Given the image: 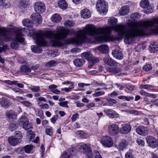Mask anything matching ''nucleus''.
Here are the masks:
<instances>
[{
	"label": "nucleus",
	"mask_w": 158,
	"mask_h": 158,
	"mask_svg": "<svg viewBox=\"0 0 158 158\" xmlns=\"http://www.w3.org/2000/svg\"><path fill=\"white\" fill-rule=\"evenodd\" d=\"M108 24L111 26L102 28H96L94 25L87 24L85 29L79 31L76 37L69 39L66 41L68 44L79 45L86 41H90L88 37L90 36L98 42L108 41L110 39L112 30L117 32L120 37L125 36L124 42L127 44L133 42V39L138 36L147 35L148 32H153L152 20L140 23L130 22L127 26L118 24L117 19L114 17L109 19Z\"/></svg>",
	"instance_id": "obj_1"
},
{
	"label": "nucleus",
	"mask_w": 158,
	"mask_h": 158,
	"mask_svg": "<svg viewBox=\"0 0 158 158\" xmlns=\"http://www.w3.org/2000/svg\"><path fill=\"white\" fill-rule=\"evenodd\" d=\"M70 31L63 27H58L56 29V32L54 33L52 31L45 32L36 33L34 36L36 44L42 46H45L47 45L45 38L50 40L54 46L62 47L64 46L61 42V40L65 39L69 33Z\"/></svg>",
	"instance_id": "obj_2"
},
{
	"label": "nucleus",
	"mask_w": 158,
	"mask_h": 158,
	"mask_svg": "<svg viewBox=\"0 0 158 158\" xmlns=\"http://www.w3.org/2000/svg\"><path fill=\"white\" fill-rule=\"evenodd\" d=\"M11 29L13 30L12 31L15 33L16 42L11 43L10 46L12 48L16 49L19 47V45L17 42L24 44V39L22 37L23 36V33H24L25 28L19 29L13 27H12Z\"/></svg>",
	"instance_id": "obj_3"
},
{
	"label": "nucleus",
	"mask_w": 158,
	"mask_h": 158,
	"mask_svg": "<svg viewBox=\"0 0 158 158\" xmlns=\"http://www.w3.org/2000/svg\"><path fill=\"white\" fill-rule=\"evenodd\" d=\"M96 7L100 14H106L107 12L108 5L104 0H98L97 2Z\"/></svg>",
	"instance_id": "obj_4"
},
{
	"label": "nucleus",
	"mask_w": 158,
	"mask_h": 158,
	"mask_svg": "<svg viewBox=\"0 0 158 158\" xmlns=\"http://www.w3.org/2000/svg\"><path fill=\"white\" fill-rule=\"evenodd\" d=\"M19 122L21 123L23 128L26 131H31L33 128L32 123L29 121L28 118L26 116H22L19 120Z\"/></svg>",
	"instance_id": "obj_5"
},
{
	"label": "nucleus",
	"mask_w": 158,
	"mask_h": 158,
	"mask_svg": "<svg viewBox=\"0 0 158 158\" xmlns=\"http://www.w3.org/2000/svg\"><path fill=\"white\" fill-rule=\"evenodd\" d=\"M101 142L102 145L105 147H111L113 144V139L107 135L102 137Z\"/></svg>",
	"instance_id": "obj_6"
},
{
	"label": "nucleus",
	"mask_w": 158,
	"mask_h": 158,
	"mask_svg": "<svg viewBox=\"0 0 158 158\" xmlns=\"http://www.w3.org/2000/svg\"><path fill=\"white\" fill-rule=\"evenodd\" d=\"M149 2L148 0H142L140 3L141 7L145 9L144 13L149 14L152 12V9L149 5Z\"/></svg>",
	"instance_id": "obj_7"
},
{
	"label": "nucleus",
	"mask_w": 158,
	"mask_h": 158,
	"mask_svg": "<svg viewBox=\"0 0 158 158\" xmlns=\"http://www.w3.org/2000/svg\"><path fill=\"white\" fill-rule=\"evenodd\" d=\"M119 127L116 124L110 125L108 127V133L110 135L114 136L118 135L119 132Z\"/></svg>",
	"instance_id": "obj_8"
},
{
	"label": "nucleus",
	"mask_w": 158,
	"mask_h": 158,
	"mask_svg": "<svg viewBox=\"0 0 158 158\" xmlns=\"http://www.w3.org/2000/svg\"><path fill=\"white\" fill-rule=\"evenodd\" d=\"M80 149L82 150L86 156H92L91 148L88 144H82L80 146Z\"/></svg>",
	"instance_id": "obj_9"
},
{
	"label": "nucleus",
	"mask_w": 158,
	"mask_h": 158,
	"mask_svg": "<svg viewBox=\"0 0 158 158\" xmlns=\"http://www.w3.org/2000/svg\"><path fill=\"white\" fill-rule=\"evenodd\" d=\"M34 9L36 12L42 13L44 11L45 7L44 3L38 2L35 3L34 5Z\"/></svg>",
	"instance_id": "obj_10"
},
{
	"label": "nucleus",
	"mask_w": 158,
	"mask_h": 158,
	"mask_svg": "<svg viewBox=\"0 0 158 158\" xmlns=\"http://www.w3.org/2000/svg\"><path fill=\"white\" fill-rule=\"evenodd\" d=\"M75 150L74 148L69 149L67 152H63L61 155V158H73L74 155Z\"/></svg>",
	"instance_id": "obj_11"
},
{
	"label": "nucleus",
	"mask_w": 158,
	"mask_h": 158,
	"mask_svg": "<svg viewBox=\"0 0 158 158\" xmlns=\"http://www.w3.org/2000/svg\"><path fill=\"white\" fill-rule=\"evenodd\" d=\"M39 13L37 12L34 13L31 16V18L34 21L37 25L40 24L42 21V17Z\"/></svg>",
	"instance_id": "obj_12"
},
{
	"label": "nucleus",
	"mask_w": 158,
	"mask_h": 158,
	"mask_svg": "<svg viewBox=\"0 0 158 158\" xmlns=\"http://www.w3.org/2000/svg\"><path fill=\"white\" fill-rule=\"evenodd\" d=\"M146 140L150 146L153 148L156 147L158 142L156 139L151 136H148L146 137Z\"/></svg>",
	"instance_id": "obj_13"
},
{
	"label": "nucleus",
	"mask_w": 158,
	"mask_h": 158,
	"mask_svg": "<svg viewBox=\"0 0 158 158\" xmlns=\"http://www.w3.org/2000/svg\"><path fill=\"white\" fill-rule=\"evenodd\" d=\"M20 139L21 137L20 138L18 139L16 138V137L14 136H11L8 137V141L10 144L12 146H15L21 142H20Z\"/></svg>",
	"instance_id": "obj_14"
},
{
	"label": "nucleus",
	"mask_w": 158,
	"mask_h": 158,
	"mask_svg": "<svg viewBox=\"0 0 158 158\" xmlns=\"http://www.w3.org/2000/svg\"><path fill=\"white\" fill-rule=\"evenodd\" d=\"M131 128V126L129 125L126 124L122 125V127L120 128V133L123 134H127L130 132Z\"/></svg>",
	"instance_id": "obj_15"
},
{
	"label": "nucleus",
	"mask_w": 158,
	"mask_h": 158,
	"mask_svg": "<svg viewBox=\"0 0 158 158\" xmlns=\"http://www.w3.org/2000/svg\"><path fill=\"white\" fill-rule=\"evenodd\" d=\"M136 131L139 134L142 135H146L148 132L147 129L143 126H140L137 128Z\"/></svg>",
	"instance_id": "obj_16"
},
{
	"label": "nucleus",
	"mask_w": 158,
	"mask_h": 158,
	"mask_svg": "<svg viewBox=\"0 0 158 158\" xmlns=\"http://www.w3.org/2000/svg\"><path fill=\"white\" fill-rule=\"evenodd\" d=\"M113 56L118 60H122L123 58V55L121 51L116 49H113L112 52Z\"/></svg>",
	"instance_id": "obj_17"
},
{
	"label": "nucleus",
	"mask_w": 158,
	"mask_h": 158,
	"mask_svg": "<svg viewBox=\"0 0 158 158\" xmlns=\"http://www.w3.org/2000/svg\"><path fill=\"white\" fill-rule=\"evenodd\" d=\"M103 61L106 64L111 66H117L118 64L117 62L109 57L104 58Z\"/></svg>",
	"instance_id": "obj_18"
},
{
	"label": "nucleus",
	"mask_w": 158,
	"mask_h": 158,
	"mask_svg": "<svg viewBox=\"0 0 158 158\" xmlns=\"http://www.w3.org/2000/svg\"><path fill=\"white\" fill-rule=\"evenodd\" d=\"M153 32L155 34H158V18H155L152 20Z\"/></svg>",
	"instance_id": "obj_19"
},
{
	"label": "nucleus",
	"mask_w": 158,
	"mask_h": 158,
	"mask_svg": "<svg viewBox=\"0 0 158 158\" xmlns=\"http://www.w3.org/2000/svg\"><path fill=\"white\" fill-rule=\"evenodd\" d=\"M104 111L110 118L117 117L118 116V114L111 109H108L106 110H104Z\"/></svg>",
	"instance_id": "obj_20"
},
{
	"label": "nucleus",
	"mask_w": 158,
	"mask_h": 158,
	"mask_svg": "<svg viewBox=\"0 0 158 158\" xmlns=\"http://www.w3.org/2000/svg\"><path fill=\"white\" fill-rule=\"evenodd\" d=\"M81 57L83 59H85L90 61L92 59L93 55L90 52H85L81 54Z\"/></svg>",
	"instance_id": "obj_21"
},
{
	"label": "nucleus",
	"mask_w": 158,
	"mask_h": 158,
	"mask_svg": "<svg viewBox=\"0 0 158 158\" xmlns=\"http://www.w3.org/2000/svg\"><path fill=\"white\" fill-rule=\"evenodd\" d=\"M74 64L77 67L82 66L85 63V61L82 58H77L74 59L73 60Z\"/></svg>",
	"instance_id": "obj_22"
},
{
	"label": "nucleus",
	"mask_w": 158,
	"mask_h": 158,
	"mask_svg": "<svg viewBox=\"0 0 158 158\" xmlns=\"http://www.w3.org/2000/svg\"><path fill=\"white\" fill-rule=\"evenodd\" d=\"M129 11V6H128L126 5L121 7L119 13L120 15H125L128 14Z\"/></svg>",
	"instance_id": "obj_23"
},
{
	"label": "nucleus",
	"mask_w": 158,
	"mask_h": 158,
	"mask_svg": "<svg viewBox=\"0 0 158 158\" xmlns=\"http://www.w3.org/2000/svg\"><path fill=\"white\" fill-rule=\"evenodd\" d=\"M107 71L114 73L117 74L121 72V69L118 67H108L106 68Z\"/></svg>",
	"instance_id": "obj_24"
},
{
	"label": "nucleus",
	"mask_w": 158,
	"mask_h": 158,
	"mask_svg": "<svg viewBox=\"0 0 158 158\" xmlns=\"http://www.w3.org/2000/svg\"><path fill=\"white\" fill-rule=\"evenodd\" d=\"M81 15L83 18L87 19L91 16V13L88 9H85L81 11Z\"/></svg>",
	"instance_id": "obj_25"
},
{
	"label": "nucleus",
	"mask_w": 158,
	"mask_h": 158,
	"mask_svg": "<svg viewBox=\"0 0 158 158\" xmlns=\"http://www.w3.org/2000/svg\"><path fill=\"white\" fill-rule=\"evenodd\" d=\"M28 1L27 0H20L19 6L20 9L26 8L29 6Z\"/></svg>",
	"instance_id": "obj_26"
},
{
	"label": "nucleus",
	"mask_w": 158,
	"mask_h": 158,
	"mask_svg": "<svg viewBox=\"0 0 158 158\" xmlns=\"http://www.w3.org/2000/svg\"><path fill=\"white\" fill-rule=\"evenodd\" d=\"M97 49L100 52L105 53L108 52L109 48L107 45H101L98 47Z\"/></svg>",
	"instance_id": "obj_27"
},
{
	"label": "nucleus",
	"mask_w": 158,
	"mask_h": 158,
	"mask_svg": "<svg viewBox=\"0 0 158 158\" xmlns=\"http://www.w3.org/2000/svg\"><path fill=\"white\" fill-rule=\"evenodd\" d=\"M149 50L151 53H154L158 51V46L155 42L151 44L149 47Z\"/></svg>",
	"instance_id": "obj_28"
},
{
	"label": "nucleus",
	"mask_w": 158,
	"mask_h": 158,
	"mask_svg": "<svg viewBox=\"0 0 158 158\" xmlns=\"http://www.w3.org/2000/svg\"><path fill=\"white\" fill-rule=\"evenodd\" d=\"M128 145V142L125 140H123L119 143L118 145V149L121 150H123L124 149H126V147Z\"/></svg>",
	"instance_id": "obj_29"
},
{
	"label": "nucleus",
	"mask_w": 158,
	"mask_h": 158,
	"mask_svg": "<svg viewBox=\"0 0 158 158\" xmlns=\"http://www.w3.org/2000/svg\"><path fill=\"white\" fill-rule=\"evenodd\" d=\"M51 19L52 21L55 23H59L61 20V16L59 14H57L53 15Z\"/></svg>",
	"instance_id": "obj_30"
},
{
	"label": "nucleus",
	"mask_w": 158,
	"mask_h": 158,
	"mask_svg": "<svg viewBox=\"0 0 158 158\" xmlns=\"http://www.w3.org/2000/svg\"><path fill=\"white\" fill-rule=\"evenodd\" d=\"M0 104L2 107L6 108L9 106V102L6 98H3L1 99Z\"/></svg>",
	"instance_id": "obj_31"
},
{
	"label": "nucleus",
	"mask_w": 158,
	"mask_h": 158,
	"mask_svg": "<svg viewBox=\"0 0 158 158\" xmlns=\"http://www.w3.org/2000/svg\"><path fill=\"white\" fill-rule=\"evenodd\" d=\"M22 23L23 25L27 27H31L33 26V22L28 19H26L23 20Z\"/></svg>",
	"instance_id": "obj_32"
},
{
	"label": "nucleus",
	"mask_w": 158,
	"mask_h": 158,
	"mask_svg": "<svg viewBox=\"0 0 158 158\" xmlns=\"http://www.w3.org/2000/svg\"><path fill=\"white\" fill-rule=\"evenodd\" d=\"M58 5L60 8L65 10L67 7V4L64 0H59L58 2Z\"/></svg>",
	"instance_id": "obj_33"
},
{
	"label": "nucleus",
	"mask_w": 158,
	"mask_h": 158,
	"mask_svg": "<svg viewBox=\"0 0 158 158\" xmlns=\"http://www.w3.org/2000/svg\"><path fill=\"white\" fill-rule=\"evenodd\" d=\"M6 116L10 119H12V120L15 119L16 117V114L15 113L13 110H11L7 112Z\"/></svg>",
	"instance_id": "obj_34"
},
{
	"label": "nucleus",
	"mask_w": 158,
	"mask_h": 158,
	"mask_svg": "<svg viewBox=\"0 0 158 158\" xmlns=\"http://www.w3.org/2000/svg\"><path fill=\"white\" fill-rule=\"evenodd\" d=\"M20 71L21 72L28 73L31 72V69L28 66L24 65L21 67Z\"/></svg>",
	"instance_id": "obj_35"
},
{
	"label": "nucleus",
	"mask_w": 158,
	"mask_h": 158,
	"mask_svg": "<svg viewBox=\"0 0 158 158\" xmlns=\"http://www.w3.org/2000/svg\"><path fill=\"white\" fill-rule=\"evenodd\" d=\"M31 48L32 51L35 53H40L42 51V48L38 46H32Z\"/></svg>",
	"instance_id": "obj_36"
},
{
	"label": "nucleus",
	"mask_w": 158,
	"mask_h": 158,
	"mask_svg": "<svg viewBox=\"0 0 158 158\" xmlns=\"http://www.w3.org/2000/svg\"><path fill=\"white\" fill-rule=\"evenodd\" d=\"M57 64V63L54 60H51L45 64V66L47 68H50L55 66Z\"/></svg>",
	"instance_id": "obj_37"
},
{
	"label": "nucleus",
	"mask_w": 158,
	"mask_h": 158,
	"mask_svg": "<svg viewBox=\"0 0 158 158\" xmlns=\"http://www.w3.org/2000/svg\"><path fill=\"white\" fill-rule=\"evenodd\" d=\"M27 135V136L28 138L30 139V140H31L35 137V134L34 131L31 130L28 131Z\"/></svg>",
	"instance_id": "obj_38"
},
{
	"label": "nucleus",
	"mask_w": 158,
	"mask_h": 158,
	"mask_svg": "<svg viewBox=\"0 0 158 158\" xmlns=\"http://www.w3.org/2000/svg\"><path fill=\"white\" fill-rule=\"evenodd\" d=\"M29 89L34 92H38L40 90V87L37 86H31L29 87Z\"/></svg>",
	"instance_id": "obj_39"
},
{
	"label": "nucleus",
	"mask_w": 158,
	"mask_h": 158,
	"mask_svg": "<svg viewBox=\"0 0 158 158\" xmlns=\"http://www.w3.org/2000/svg\"><path fill=\"white\" fill-rule=\"evenodd\" d=\"M64 25L66 27H71L73 26L74 23L72 20H68L64 22Z\"/></svg>",
	"instance_id": "obj_40"
},
{
	"label": "nucleus",
	"mask_w": 158,
	"mask_h": 158,
	"mask_svg": "<svg viewBox=\"0 0 158 158\" xmlns=\"http://www.w3.org/2000/svg\"><path fill=\"white\" fill-rule=\"evenodd\" d=\"M132 149H130L129 151L126 154L125 158H134L132 154Z\"/></svg>",
	"instance_id": "obj_41"
},
{
	"label": "nucleus",
	"mask_w": 158,
	"mask_h": 158,
	"mask_svg": "<svg viewBox=\"0 0 158 158\" xmlns=\"http://www.w3.org/2000/svg\"><path fill=\"white\" fill-rule=\"evenodd\" d=\"M33 148L32 145H27L24 147V149L26 152L29 153Z\"/></svg>",
	"instance_id": "obj_42"
},
{
	"label": "nucleus",
	"mask_w": 158,
	"mask_h": 158,
	"mask_svg": "<svg viewBox=\"0 0 158 158\" xmlns=\"http://www.w3.org/2000/svg\"><path fill=\"white\" fill-rule=\"evenodd\" d=\"M14 137H16V138H20L21 137V139H20V142H21V139H22L23 136L22 135V133L19 131H15V135Z\"/></svg>",
	"instance_id": "obj_43"
},
{
	"label": "nucleus",
	"mask_w": 158,
	"mask_h": 158,
	"mask_svg": "<svg viewBox=\"0 0 158 158\" xmlns=\"http://www.w3.org/2000/svg\"><path fill=\"white\" fill-rule=\"evenodd\" d=\"M140 15L138 13H135L131 14V17L134 20L139 18Z\"/></svg>",
	"instance_id": "obj_44"
},
{
	"label": "nucleus",
	"mask_w": 158,
	"mask_h": 158,
	"mask_svg": "<svg viewBox=\"0 0 158 158\" xmlns=\"http://www.w3.org/2000/svg\"><path fill=\"white\" fill-rule=\"evenodd\" d=\"M52 127H51L50 128H46L45 129V132L47 135L50 136H52Z\"/></svg>",
	"instance_id": "obj_45"
},
{
	"label": "nucleus",
	"mask_w": 158,
	"mask_h": 158,
	"mask_svg": "<svg viewBox=\"0 0 158 158\" xmlns=\"http://www.w3.org/2000/svg\"><path fill=\"white\" fill-rule=\"evenodd\" d=\"M17 127L14 123H11L10 124L9 128L11 131H13L15 129H16Z\"/></svg>",
	"instance_id": "obj_46"
},
{
	"label": "nucleus",
	"mask_w": 158,
	"mask_h": 158,
	"mask_svg": "<svg viewBox=\"0 0 158 158\" xmlns=\"http://www.w3.org/2000/svg\"><path fill=\"white\" fill-rule=\"evenodd\" d=\"M68 102L67 101L60 102L58 103V104L61 107H65L67 108L69 107V106L68 105Z\"/></svg>",
	"instance_id": "obj_47"
},
{
	"label": "nucleus",
	"mask_w": 158,
	"mask_h": 158,
	"mask_svg": "<svg viewBox=\"0 0 158 158\" xmlns=\"http://www.w3.org/2000/svg\"><path fill=\"white\" fill-rule=\"evenodd\" d=\"M137 143L141 146H143L144 145L145 142L144 140L140 138H138L136 140Z\"/></svg>",
	"instance_id": "obj_48"
},
{
	"label": "nucleus",
	"mask_w": 158,
	"mask_h": 158,
	"mask_svg": "<svg viewBox=\"0 0 158 158\" xmlns=\"http://www.w3.org/2000/svg\"><path fill=\"white\" fill-rule=\"evenodd\" d=\"M21 103L26 107H30L32 105V103L27 101H22Z\"/></svg>",
	"instance_id": "obj_49"
},
{
	"label": "nucleus",
	"mask_w": 158,
	"mask_h": 158,
	"mask_svg": "<svg viewBox=\"0 0 158 158\" xmlns=\"http://www.w3.org/2000/svg\"><path fill=\"white\" fill-rule=\"evenodd\" d=\"M153 87L150 85H141L139 87L140 89H149L150 88H152Z\"/></svg>",
	"instance_id": "obj_50"
},
{
	"label": "nucleus",
	"mask_w": 158,
	"mask_h": 158,
	"mask_svg": "<svg viewBox=\"0 0 158 158\" xmlns=\"http://www.w3.org/2000/svg\"><path fill=\"white\" fill-rule=\"evenodd\" d=\"M118 98L120 99H125L127 101H129L130 100L132 99L133 98L132 97H127L124 96H120Z\"/></svg>",
	"instance_id": "obj_51"
},
{
	"label": "nucleus",
	"mask_w": 158,
	"mask_h": 158,
	"mask_svg": "<svg viewBox=\"0 0 158 158\" xmlns=\"http://www.w3.org/2000/svg\"><path fill=\"white\" fill-rule=\"evenodd\" d=\"M152 68V67L150 64H148L143 66V69L146 71H148L150 70Z\"/></svg>",
	"instance_id": "obj_52"
},
{
	"label": "nucleus",
	"mask_w": 158,
	"mask_h": 158,
	"mask_svg": "<svg viewBox=\"0 0 158 158\" xmlns=\"http://www.w3.org/2000/svg\"><path fill=\"white\" fill-rule=\"evenodd\" d=\"M81 51V49L78 48H72L71 50V52L73 53L77 54L80 52Z\"/></svg>",
	"instance_id": "obj_53"
},
{
	"label": "nucleus",
	"mask_w": 158,
	"mask_h": 158,
	"mask_svg": "<svg viewBox=\"0 0 158 158\" xmlns=\"http://www.w3.org/2000/svg\"><path fill=\"white\" fill-rule=\"evenodd\" d=\"M104 94L105 92L104 91H99L93 94V95L94 97H98L100 95H104Z\"/></svg>",
	"instance_id": "obj_54"
},
{
	"label": "nucleus",
	"mask_w": 158,
	"mask_h": 158,
	"mask_svg": "<svg viewBox=\"0 0 158 158\" xmlns=\"http://www.w3.org/2000/svg\"><path fill=\"white\" fill-rule=\"evenodd\" d=\"M94 153L95 155V158H102L101 155L98 151L96 150L94 151Z\"/></svg>",
	"instance_id": "obj_55"
},
{
	"label": "nucleus",
	"mask_w": 158,
	"mask_h": 158,
	"mask_svg": "<svg viewBox=\"0 0 158 158\" xmlns=\"http://www.w3.org/2000/svg\"><path fill=\"white\" fill-rule=\"evenodd\" d=\"M58 115H55L54 116L50 119L51 122L54 124L55 123L56 121L58 119Z\"/></svg>",
	"instance_id": "obj_56"
},
{
	"label": "nucleus",
	"mask_w": 158,
	"mask_h": 158,
	"mask_svg": "<svg viewBox=\"0 0 158 158\" xmlns=\"http://www.w3.org/2000/svg\"><path fill=\"white\" fill-rule=\"evenodd\" d=\"M79 117V114L76 113L73 114L71 118L72 120L73 121H75Z\"/></svg>",
	"instance_id": "obj_57"
},
{
	"label": "nucleus",
	"mask_w": 158,
	"mask_h": 158,
	"mask_svg": "<svg viewBox=\"0 0 158 158\" xmlns=\"http://www.w3.org/2000/svg\"><path fill=\"white\" fill-rule=\"evenodd\" d=\"M99 61L100 60L98 58L93 56L92 59L90 61L94 62L95 64V63L99 62Z\"/></svg>",
	"instance_id": "obj_58"
},
{
	"label": "nucleus",
	"mask_w": 158,
	"mask_h": 158,
	"mask_svg": "<svg viewBox=\"0 0 158 158\" xmlns=\"http://www.w3.org/2000/svg\"><path fill=\"white\" fill-rule=\"evenodd\" d=\"M126 86L128 90L130 91H132L134 89V86L130 84H127L126 85Z\"/></svg>",
	"instance_id": "obj_59"
},
{
	"label": "nucleus",
	"mask_w": 158,
	"mask_h": 158,
	"mask_svg": "<svg viewBox=\"0 0 158 158\" xmlns=\"http://www.w3.org/2000/svg\"><path fill=\"white\" fill-rule=\"evenodd\" d=\"M40 107L42 109H47L49 108V105L47 104H44L43 105H41L40 106Z\"/></svg>",
	"instance_id": "obj_60"
},
{
	"label": "nucleus",
	"mask_w": 158,
	"mask_h": 158,
	"mask_svg": "<svg viewBox=\"0 0 158 158\" xmlns=\"http://www.w3.org/2000/svg\"><path fill=\"white\" fill-rule=\"evenodd\" d=\"M107 101L109 102L110 104H112V105H113V104H115L117 103L116 100L111 98L108 99Z\"/></svg>",
	"instance_id": "obj_61"
},
{
	"label": "nucleus",
	"mask_w": 158,
	"mask_h": 158,
	"mask_svg": "<svg viewBox=\"0 0 158 158\" xmlns=\"http://www.w3.org/2000/svg\"><path fill=\"white\" fill-rule=\"evenodd\" d=\"M139 93L140 95H144L145 96L147 97L148 93L144 91L143 90H141L139 92Z\"/></svg>",
	"instance_id": "obj_62"
},
{
	"label": "nucleus",
	"mask_w": 158,
	"mask_h": 158,
	"mask_svg": "<svg viewBox=\"0 0 158 158\" xmlns=\"http://www.w3.org/2000/svg\"><path fill=\"white\" fill-rule=\"evenodd\" d=\"M51 91L52 93L57 94H59L60 93V91L58 89H52Z\"/></svg>",
	"instance_id": "obj_63"
},
{
	"label": "nucleus",
	"mask_w": 158,
	"mask_h": 158,
	"mask_svg": "<svg viewBox=\"0 0 158 158\" xmlns=\"http://www.w3.org/2000/svg\"><path fill=\"white\" fill-rule=\"evenodd\" d=\"M61 90L62 91H64L66 92H69L71 91L72 90V88H64L61 89Z\"/></svg>",
	"instance_id": "obj_64"
}]
</instances>
